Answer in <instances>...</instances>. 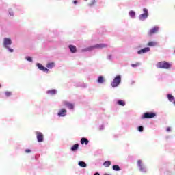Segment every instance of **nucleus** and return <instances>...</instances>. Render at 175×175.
I'll return each instance as SVG.
<instances>
[{
    "instance_id": "f257e3e1",
    "label": "nucleus",
    "mask_w": 175,
    "mask_h": 175,
    "mask_svg": "<svg viewBox=\"0 0 175 175\" xmlns=\"http://www.w3.org/2000/svg\"><path fill=\"white\" fill-rule=\"evenodd\" d=\"M171 66L172 64L165 61L158 62L157 64V68L160 69H169Z\"/></svg>"
},
{
    "instance_id": "f03ea898",
    "label": "nucleus",
    "mask_w": 175,
    "mask_h": 175,
    "mask_svg": "<svg viewBox=\"0 0 175 175\" xmlns=\"http://www.w3.org/2000/svg\"><path fill=\"white\" fill-rule=\"evenodd\" d=\"M120 84H121V76L118 75L113 79L111 83V87H113V88H116V87H118Z\"/></svg>"
},
{
    "instance_id": "7ed1b4c3",
    "label": "nucleus",
    "mask_w": 175,
    "mask_h": 175,
    "mask_svg": "<svg viewBox=\"0 0 175 175\" xmlns=\"http://www.w3.org/2000/svg\"><path fill=\"white\" fill-rule=\"evenodd\" d=\"M143 12L144 14H142L139 16V20L141 21H144V20L148 17V10H147V8H144Z\"/></svg>"
},
{
    "instance_id": "20e7f679",
    "label": "nucleus",
    "mask_w": 175,
    "mask_h": 175,
    "mask_svg": "<svg viewBox=\"0 0 175 175\" xmlns=\"http://www.w3.org/2000/svg\"><path fill=\"white\" fill-rule=\"evenodd\" d=\"M159 30V27L155 26L152 29L149 30V31L148 32V36H152V35H154V33H157Z\"/></svg>"
},
{
    "instance_id": "39448f33",
    "label": "nucleus",
    "mask_w": 175,
    "mask_h": 175,
    "mask_svg": "<svg viewBox=\"0 0 175 175\" xmlns=\"http://www.w3.org/2000/svg\"><path fill=\"white\" fill-rule=\"evenodd\" d=\"M155 116H157V114L153 112H146L145 113H144L143 116V118H154V117H155Z\"/></svg>"
},
{
    "instance_id": "423d86ee",
    "label": "nucleus",
    "mask_w": 175,
    "mask_h": 175,
    "mask_svg": "<svg viewBox=\"0 0 175 175\" xmlns=\"http://www.w3.org/2000/svg\"><path fill=\"white\" fill-rule=\"evenodd\" d=\"M36 135L37 136V140H38V143H42V142H43V140H44L43 133H42L41 132L37 131L36 133Z\"/></svg>"
},
{
    "instance_id": "0eeeda50",
    "label": "nucleus",
    "mask_w": 175,
    "mask_h": 175,
    "mask_svg": "<svg viewBox=\"0 0 175 175\" xmlns=\"http://www.w3.org/2000/svg\"><path fill=\"white\" fill-rule=\"evenodd\" d=\"M37 66L40 70L44 72L45 73H49V70L47 68L43 66L40 63L37 64Z\"/></svg>"
},
{
    "instance_id": "6e6552de",
    "label": "nucleus",
    "mask_w": 175,
    "mask_h": 175,
    "mask_svg": "<svg viewBox=\"0 0 175 175\" xmlns=\"http://www.w3.org/2000/svg\"><path fill=\"white\" fill-rule=\"evenodd\" d=\"M3 43H4V46L6 49H9L8 46H10V44H12V40L10 38H5Z\"/></svg>"
},
{
    "instance_id": "1a4fd4ad",
    "label": "nucleus",
    "mask_w": 175,
    "mask_h": 175,
    "mask_svg": "<svg viewBox=\"0 0 175 175\" xmlns=\"http://www.w3.org/2000/svg\"><path fill=\"white\" fill-rule=\"evenodd\" d=\"M57 116L59 117H65L66 116V110L65 109H61L58 113Z\"/></svg>"
},
{
    "instance_id": "9d476101",
    "label": "nucleus",
    "mask_w": 175,
    "mask_h": 175,
    "mask_svg": "<svg viewBox=\"0 0 175 175\" xmlns=\"http://www.w3.org/2000/svg\"><path fill=\"white\" fill-rule=\"evenodd\" d=\"M150 51V47L144 48L138 51V54H144L145 53H148Z\"/></svg>"
},
{
    "instance_id": "9b49d317",
    "label": "nucleus",
    "mask_w": 175,
    "mask_h": 175,
    "mask_svg": "<svg viewBox=\"0 0 175 175\" xmlns=\"http://www.w3.org/2000/svg\"><path fill=\"white\" fill-rule=\"evenodd\" d=\"M107 47V45L106 44H98L96 45H94L95 49H105Z\"/></svg>"
},
{
    "instance_id": "f8f14e48",
    "label": "nucleus",
    "mask_w": 175,
    "mask_h": 175,
    "mask_svg": "<svg viewBox=\"0 0 175 175\" xmlns=\"http://www.w3.org/2000/svg\"><path fill=\"white\" fill-rule=\"evenodd\" d=\"M157 44H158V43L155 41H150L148 44L147 46H148L149 47H155V46H157Z\"/></svg>"
},
{
    "instance_id": "ddd939ff",
    "label": "nucleus",
    "mask_w": 175,
    "mask_h": 175,
    "mask_svg": "<svg viewBox=\"0 0 175 175\" xmlns=\"http://www.w3.org/2000/svg\"><path fill=\"white\" fill-rule=\"evenodd\" d=\"M64 104L65 106H67V107H68V109H73V107H75V106L73 105V104L69 103V102H67V101H64Z\"/></svg>"
},
{
    "instance_id": "4468645a",
    "label": "nucleus",
    "mask_w": 175,
    "mask_h": 175,
    "mask_svg": "<svg viewBox=\"0 0 175 175\" xmlns=\"http://www.w3.org/2000/svg\"><path fill=\"white\" fill-rule=\"evenodd\" d=\"M68 47H69L71 53H75L77 51V49L76 48V46H75V45H69Z\"/></svg>"
},
{
    "instance_id": "2eb2a0df",
    "label": "nucleus",
    "mask_w": 175,
    "mask_h": 175,
    "mask_svg": "<svg viewBox=\"0 0 175 175\" xmlns=\"http://www.w3.org/2000/svg\"><path fill=\"white\" fill-rule=\"evenodd\" d=\"M104 81L105 77H103V76H99L97 79V82L98 83V84H103Z\"/></svg>"
},
{
    "instance_id": "dca6fc26",
    "label": "nucleus",
    "mask_w": 175,
    "mask_h": 175,
    "mask_svg": "<svg viewBox=\"0 0 175 175\" xmlns=\"http://www.w3.org/2000/svg\"><path fill=\"white\" fill-rule=\"evenodd\" d=\"M55 66V63L54 62L48 63L46 64V68H48V69H53V68H54Z\"/></svg>"
},
{
    "instance_id": "f3484780",
    "label": "nucleus",
    "mask_w": 175,
    "mask_h": 175,
    "mask_svg": "<svg viewBox=\"0 0 175 175\" xmlns=\"http://www.w3.org/2000/svg\"><path fill=\"white\" fill-rule=\"evenodd\" d=\"M94 49L95 46H92L83 49L82 51H92V50H94Z\"/></svg>"
},
{
    "instance_id": "a211bd4d",
    "label": "nucleus",
    "mask_w": 175,
    "mask_h": 175,
    "mask_svg": "<svg viewBox=\"0 0 175 175\" xmlns=\"http://www.w3.org/2000/svg\"><path fill=\"white\" fill-rule=\"evenodd\" d=\"M89 141L87 138H81V144H85V146H87V144H88Z\"/></svg>"
},
{
    "instance_id": "6ab92c4d",
    "label": "nucleus",
    "mask_w": 175,
    "mask_h": 175,
    "mask_svg": "<svg viewBox=\"0 0 175 175\" xmlns=\"http://www.w3.org/2000/svg\"><path fill=\"white\" fill-rule=\"evenodd\" d=\"M77 150H79V144H75L71 148V151H77Z\"/></svg>"
},
{
    "instance_id": "aec40b11",
    "label": "nucleus",
    "mask_w": 175,
    "mask_h": 175,
    "mask_svg": "<svg viewBox=\"0 0 175 175\" xmlns=\"http://www.w3.org/2000/svg\"><path fill=\"white\" fill-rule=\"evenodd\" d=\"M79 166H81V167H87V163L84 161H79L78 163Z\"/></svg>"
},
{
    "instance_id": "412c9836",
    "label": "nucleus",
    "mask_w": 175,
    "mask_h": 175,
    "mask_svg": "<svg viewBox=\"0 0 175 175\" xmlns=\"http://www.w3.org/2000/svg\"><path fill=\"white\" fill-rule=\"evenodd\" d=\"M47 94H50V95H55L57 94V90L55 89H53L51 90H49Z\"/></svg>"
},
{
    "instance_id": "4be33fe9",
    "label": "nucleus",
    "mask_w": 175,
    "mask_h": 175,
    "mask_svg": "<svg viewBox=\"0 0 175 175\" xmlns=\"http://www.w3.org/2000/svg\"><path fill=\"white\" fill-rule=\"evenodd\" d=\"M129 16L130 17H131V18H135V16H136V13L135 12V11H130L129 12Z\"/></svg>"
},
{
    "instance_id": "5701e85b",
    "label": "nucleus",
    "mask_w": 175,
    "mask_h": 175,
    "mask_svg": "<svg viewBox=\"0 0 175 175\" xmlns=\"http://www.w3.org/2000/svg\"><path fill=\"white\" fill-rule=\"evenodd\" d=\"M103 165L105 167H109V166L111 165V162H110V161H107L104 162Z\"/></svg>"
},
{
    "instance_id": "b1692460",
    "label": "nucleus",
    "mask_w": 175,
    "mask_h": 175,
    "mask_svg": "<svg viewBox=\"0 0 175 175\" xmlns=\"http://www.w3.org/2000/svg\"><path fill=\"white\" fill-rule=\"evenodd\" d=\"M167 98L170 102H173V100H174V96L172 94H167Z\"/></svg>"
},
{
    "instance_id": "393cba45",
    "label": "nucleus",
    "mask_w": 175,
    "mask_h": 175,
    "mask_svg": "<svg viewBox=\"0 0 175 175\" xmlns=\"http://www.w3.org/2000/svg\"><path fill=\"white\" fill-rule=\"evenodd\" d=\"M112 169H113V170H115L116 172H120V170H121V168H120V166H118V165H113V166L112 167Z\"/></svg>"
},
{
    "instance_id": "a878e982",
    "label": "nucleus",
    "mask_w": 175,
    "mask_h": 175,
    "mask_svg": "<svg viewBox=\"0 0 175 175\" xmlns=\"http://www.w3.org/2000/svg\"><path fill=\"white\" fill-rule=\"evenodd\" d=\"M118 105H120V106H125V101L122 100H119L118 101Z\"/></svg>"
},
{
    "instance_id": "bb28decb",
    "label": "nucleus",
    "mask_w": 175,
    "mask_h": 175,
    "mask_svg": "<svg viewBox=\"0 0 175 175\" xmlns=\"http://www.w3.org/2000/svg\"><path fill=\"white\" fill-rule=\"evenodd\" d=\"M96 3V0H91V1L89 3V6H94Z\"/></svg>"
},
{
    "instance_id": "cd10ccee",
    "label": "nucleus",
    "mask_w": 175,
    "mask_h": 175,
    "mask_svg": "<svg viewBox=\"0 0 175 175\" xmlns=\"http://www.w3.org/2000/svg\"><path fill=\"white\" fill-rule=\"evenodd\" d=\"M131 66L133 68H137V66H140V63L139 62H137V63H135L134 64H131Z\"/></svg>"
},
{
    "instance_id": "c85d7f7f",
    "label": "nucleus",
    "mask_w": 175,
    "mask_h": 175,
    "mask_svg": "<svg viewBox=\"0 0 175 175\" xmlns=\"http://www.w3.org/2000/svg\"><path fill=\"white\" fill-rule=\"evenodd\" d=\"M139 167L140 172H146V168L143 165H141Z\"/></svg>"
},
{
    "instance_id": "c756f323",
    "label": "nucleus",
    "mask_w": 175,
    "mask_h": 175,
    "mask_svg": "<svg viewBox=\"0 0 175 175\" xmlns=\"http://www.w3.org/2000/svg\"><path fill=\"white\" fill-rule=\"evenodd\" d=\"M137 165H138V167L140 166H143V163H142V160H138L137 161Z\"/></svg>"
},
{
    "instance_id": "7c9ffc66",
    "label": "nucleus",
    "mask_w": 175,
    "mask_h": 175,
    "mask_svg": "<svg viewBox=\"0 0 175 175\" xmlns=\"http://www.w3.org/2000/svg\"><path fill=\"white\" fill-rule=\"evenodd\" d=\"M27 61H29V62H32V57L27 56L26 57Z\"/></svg>"
},
{
    "instance_id": "2f4dec72",
    "label": "nucleus",
    "mask_w": 175,
    "mask_h": 175,
    "mask_svg": "<svg viewBox=\"0 0 175 175\" xmlns=\"http://www.w3.org/2000/svg\"><path fill=\"white\" fill-rule=\"evenodd\" d=\"M138 131H139V132H143V131H144L143 126H139L138 127Z\"/></svg>"
},
{
    "instance_id": "473e14b6",
    "label": "nucleus",
    "mask_w": 175,
    "mask_h": 175,
    "mask_svg": "<svg viewBox=\"0 0 175 175\" xmlns=\"http://www.w3.org/2000/svg\"><path fill=\"white\" fill-rule=\"evenodd\" d=\"M5 94L6 96H10V95H12V92H5Z\"/></svg>"
},
{
    "instance_id": "72a5a7b5",
    "label": "nucleus",
    "mask_w": 175,
    "mask_h": 175,
    "mask_svg": "<svg viewBox=\"0 0 175 175\" xmlns=\"http://www.w3.org/2000/svg\"><path fill=\"white\" fill-rule=\"evenodd\" d=\"M25 152H26L27 154H29V152H31V150L27 149V150H25Z\"/></svg>"
},
{
    "instance_id": "f704fd0d",
    "label": "nucleus",
    "mask_w": 175,
    "mask_h": 175,
    "mask_svg": "<svg viewBox=\"0 0 175 175\" xmlns=\"http://www.w3.org/2000/svg\"><path fill=\"white\" fill-rule=\"evenodd\" d=\"M170 131H171L170 127H168V128L167 129V132H170Z\"/></svg>"
},
{
    "instance_id": "c9c22d12",
    "label": "nucleus",
    "mask_w": 175,
    "mask_h": 175,
    "mask_svg": "<svg viewBox=\"0 0 175 175\" xmlns=\"http://www.w3.org/2000/svg\"><path fill=\"white\" fill-rule=\"evenodd\" d=\"M8 49H9V51H10V53H13V49H9V48H8Z\"/></svg>"
},
{
    "instance_id": "e433bc0d",
    "label": "nucleus",
    "mask_w": 175,
    "mask_h": 175,
    "mask_svg": "<svg viewBox=\"0 0 175 175\" xmlns=\"http://www.w3.org/2000/svg\"><path fill=\"white\" fill-rule=\"evenodd\" d=\"M73 3H74L75 5H77V1H73Z\"/></svg>"
},
{
    "instance_id": "4c0bfd02",
    "label": "nucleus",
    "mask_w": 175,
    "mask_h": 175,
    "mask_svg": "<svg viewBox=\"0 0 175 175\" xmlns=\"http://www.w3.org/2000/svg\"><path fill=\"white\" fill-rule=\"evenodd\" d=\"M94 175H100V174H99V173H98V172H96V173L94 174Z\"/></svg>"
},
{
    "instance_id": "58836bf2",
    "label": "nucleus",
    "mask_w": 175,
    "mask_h": 175,
    "mask_svg": "<svg viewBox=\"0 0 175 175\" xmlns=\"http://www.w3.org/2000/svg\"><path fill=\"white\" fill-rule=\"evenodd\" d=\"M104 175H110L109 174H105Z\"/></svg>"
},
{
    "instance_id": "ea45409f",
    "label": "nucleus",
    "mask_w": 175,
    "mask_h": 175,
    "mask_svg": "<svg viewBox=\"0 0 175 175\" xmlns=\"http://www.w3.org/2000/svg\"><path fill=\"white\" fill-rule=\"evenodd\" d=\"M1 87H2V85H1V83H0V88H1Z\"/></svg>"
}]
</instances>
